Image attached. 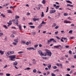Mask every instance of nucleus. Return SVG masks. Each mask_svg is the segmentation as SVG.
<instances>
[{"label":"nucleus","mask_w":76,"mask_h":76,"mask_svg":"<svg viewBox=\"0 0 76 76\" xmlns=\"http://www.w3.org/2000/svg\"><path fill=\"white\" fill-rule=\"evenodd\" d=\"M13 53H14V52H12V51H10V53L11 54H13Z\"/></svg>","instance_id":"obj_48"},{"label":"nucleus","mask_w":76,"mask_h":76,"mask_svg":"<svg viewBox=\"0 0 76 76\" xmlns=\"http://www.w3.org/2000/svg\"><path fill=\"white\" fill-rule=\"evenodd\" d=\"M50 39L51 41H53V42H57V41H56L54 39L51 38Z\"/></svg>","instance_id":"obj_8"},{"label":"nucleus","mask_w":76,"mask_h":76,"mask_svg":"<svg viewBox=\"0 0 76 76\" xmlns=\"http://www.w3.org/2000/svg\"><path fill=\"white\" fill-rule=\"evenodd\" d=\"M57 66H53V69H57Z\"/></svg>","instance_id":"obj_38"},{"label":"nucleus","mask_w":76,"mask_h":76,"mask_svg":"<svg viewBox=\"0 0 76 76\" xmlns=\"http://www.w3.org/2000/svg\"><path fill=\"white\" fill-rule=\"evenodd\" d=\"M67 3H70L71 4H72V2H71L69 1H66Z\"/></svg>","instance_id":"obj_21"},{"label":"nucleus","mask_w":76,"mask_h":76,"mask_svg":"<svg viewBox=\"0 0 76 76\" xmlns=\"http://www.w3.org/2000/svg\"><path fill=\"white\" fill-rule=\"evenodd\" d=\"M59 7H60V6L57 5L56 6V9H57L58 8H59Z\"/></svg>","instance_id":"obj_27"},{"label":"nucleus","mask_w":76,"mask_h":76,"mask_svg":"<svg viewBox=\"0 0 76 76\" xmlns=\"http://www.w3.org/2000/svg\"><path fill=\"white\" fill-rule=\"evenodd\" d=\"M45 51L46 53H47V54H48L50 52L49 50H48V49H45Z\"/></svg>","instance_id":"obj_22"},{"label":"nucleus","mask_w":76,"mask_h":76,"mask_svg":"<svg viewBox=\"0 0 76 76\" xmlns=\"http://www.w3.org/2000/svg\"><path fill=\"white\" fill-rule=\"evenodd\" d=\"M38 53H39V54H40V56H44V54H43V53H42V51H41V50H39V51H38Z\"/></svg>","instance_id":"obj_2"},{"label":"nucleus","mask_w":76,"mask_h":76,"mask_svg":"<svg viewBox=\"0 0 76 76\" xmlns=\"http://www.w3.org/2000/svg\"><path fill=\"white\" fill-rule=\"evenodd\" d=\"M15 59H14V58H11L10 60L11 61H15Z\"/></svg>","instance_id":"obj_35"},{"label":"nucleus","mask_w":76,"mask_h":76,"mask_svg":"<svg viewBox=\"0 0 76 76\" xmlns=\"http://www.w3.org/2000/svg\"><path fill=\"white\" fill-rule=\"evenodd\" d=\"M3 26L4 27V28H5L6 29H7V26H6V25H3Z\"/></svg>","instance_id":"obj_28"},{"label":"nucleus","mask_w":76,"mask_h":76,"mask_svg":"<svg viewBox=\"0 0 76 76\" xmlns=\"http://www.w3.org/2000/svg\"><path fill=\"white\" fill-rule=\"evenodd\" d=\"M71 26H75V24H72L71 25Z\"/></svg>","instance_id":"obj_62"},{"label":"nucleus","mask_w":76,"mask_h":76,"mask_svg":"<svg viewBox=\"0 0 76 76\" xmlns=\"http://www.w3.org/2000/svg\"><path fill=\"white\" fill-rule=\"evenodd\" d=\"M4 51H2L1 50H0V53L1 54V55L3 54H4Z\"/></svg>","instance_id":"obj_11"},{"label":"nucleus","mask_w":76,"mask_h":76,"mask_svg":"<svg viewBox=\"0 0 76 76\" xmlns=\"http://www.w3.org/2000/svg\"><path fill=\"white\" fill-rule=\"evenodd\" d=\"M58 31H56L55 32V34H56V35H57V34H58Z\"/></svg>","instance_id":"obj_47"},{"label":"nucleus","mask_w":76,"mask_h":76,"mask_svg":"<svg viewBox=\"0 0 76 76\" xmlns=\"http://www.w3.org/2000/svg\"><path fill=\"white\" fill-rule=\"evenodd\" d=\"M40 19V18H38L37 19H35L34 18L33 19V20H34V22H35V21H37V20H39Z\"/></svg>","instance_id":"obj_7"},{"label":"nucleus","mask_w":76,"mask_h":76,"mask_svg":"<svg viewBox=\"0 0 76 76\" xmlns=\"http://www.w3.org/2000/svg\"><path fill=\"white\" fill-rule=\"evenodd\" d=\"M64 23H72V22L68 20H64Z\"/></svg>","instance_id":"obj_4"},{"label":"nucleus","mask_w":76,"mask_h":76,"mask_svg":"<svg viewBox=\"0 0 76 76\" xmlns=\"http://www.w3.org/2000/svg\"><path fill=\"white\" fill-rule=\"evenodd\" d=\"M56 38H57V39H60V38L58 37V36H56Z\"/></svg>","instance_id":"obj_54"},{"label":"nucleus","mask_w":76,"mask_h":76,"mask_svg":"<svg viewBox=\"0 0 76 76\" xmlns=\"http://www.w3.org/2000/svg\"><path fill=\"white\" fill-rule=\"evenodd\" d=\"M51 42V39H50L49 40H48V44H50V42Z\"/></svg>","instance_id":"obj_20"},{"label":"nucleus","mask_w":76,"mask_h":76,"mask_svg":"<svg viewBox=\"0 0 76 76\" xmlns=\"http://www.w3.org/2000/svg\"><path fill=\"white\" fill-rule=\"evenodd\" d=\"M19 16H15V19H18L19 18Z\"/></svg>","instance_id":"obj_50"},{"label":"nucleus","mask_w":76,"mask_h":76,"mask_svg":"<svg viewBox=\"0 0 76 76\" xmlns=\"http://www.w3.org/2000/svg\"><path fill=\"white\" fill-rule=\"evenodd\" d=\"M56 66H58V67H60V64H57Z\"/></svg>","instance_id":"obj_58"},{"label":"nucleus","mask_w":76,"mask_h":76,"mask_svg":"<svg viewBox=\"0 0 76 76\" xmlns=\"http://www.w3.org/2000/svg\"><path fill=\"white\" fill-rule=\"evenodd\" d=\"M27 16H29V15H30V13H29V12H28L27 13Z\"/></svg>","instance_id":"obj_59"},{"label":"nucleus","mask_w":76,"mask_h":76,"mask_svg":"<svg viewBox=\"0 0 76 76\" xmlns=\"http://www.w3.org/2000/svg\"><path fill=\"white\" fill-rule=\"evenodd\" d=\"M30 27L31 28H35V26H30Z\"/></svg>","instance_id":"obj_29"},{"label":"nucleus","mask_w":76,"mask_h":76,"mask_svg":"<svg viewBox=\"0 0 76 76\" xmlns=\"http://www.w3.org/2000/svg\"><path fill=\"white\" fill-rule=\"evenodd\" d=\"M52 10V12H53V13H55V12H56V10Z\"/></svg>","instance_id":"obj_52"},{"label":"nucleus","mask_w":76,"mask_h":76,"mask_svg":"<svg viewBox=\"0 0 76 76\" xmlns=\"http://www.w3.org/2000/svg\"><path fill=\"white\" fill-rule=\"evenodd\" d=\"M47 53L45 52V53H44L43 54V56H47Z\"/></svg>","instance_id":"obj_32"},{"label":"nucleus","mask_w":76,"mask_h":76,"mask_svg":"<svg viewBox=\"0 0 76 76\" xmlns=\"http://www.w3.org/2000/svg\"><path fill=\"white\" fill-rule=\"evenodd\" d=\"M65 47H66V48H69V45H65Z\"/></svg>","instance_id":"obj_41"},{"label":"nucleus","mask_w":76,"mask_h":76,"mask_svg":"<svg viewBox=\"0 0 76 76\" xmlns=\"http://www.w3.org/2000/svg\"><path fill=\"white\" fill-rule=\"evenodd\" d=\"M7 54L8 55H10V51L8 52L7 53Z\"/></svg>","instance_id":"obj_45"},{"label":"nucleus","mask_w":76,"mask_h":76,"mask_svg":"<svg viewBox=\"0 0 76 76\" xmlns=\"http://www.w3.org/2000/svg\"><path fill=\"white\" fill-rule=\"evenodd\" d=\"M22 42L23 44H25V43H26V42H25L24 41H22Z\"/></svg>","instance_id":"obj_57"},{"label":"nucleus","mask_w":76,"mask_h":76,"mask_svg":"<svg viewBox=\"0 0 76 76\" xmlns=\"http://www.w3.org/2000/svg\"><path fill=\"white\" fill-rule=\"evenodd\" d=\"M19 40V39L18 38H17L16 39H15L14 40V41L16 42V43H18V40Z\"/></svg>","instance_id":"obj_9"},{"label":"nucleus","mask_w":76,"mask_h":76,"mask_svg":"<svg viewBox=\"0 0 76 76\" xmlns=\"http://www.w3.org/2000/svg\"><path fill=\"white\" fill-rule=\"evenodd\" d=\"M13 44L14 45H17V43L15 42H13Z\"/></svg>","instance_id":"obj_55"},{"label":"nucleus","mask_w":76,"mask_h":76,"mask_svg":"<svg viewBox=\"0 0 76 76\" xmlns=\"http://www.w3.org/2000/svg\"><path fill=\"white\" fill-rule=\"evenodd\" d=\"M59 65L61 67V68H62V67H63V65H62V64H60Z\"/></svg>","instance_id":"obj_49"},{"label":"nucleus","mask_w":76,"mask_h":76,"mask_svg":"<svg viewBox=\"0 0 76 76\" xmlns=\"http://www.w3.org/2000/svg\"><path fill=\"white\" fill-rule=\"evenodd\" d=\"M47 75H48L49 74H50V72H49V71L47 72Z\"/></svg>","instance_id":"obj_61"},{"label":"nucleus","mask_w":76,"mask_h":76,"mask_svg":"<svg viewBox=\"0 0 76 76\" xmlns=\"http://www.w3.org/2000/svg\"><path fill=\"white\" fill-rule=\"evenodd\" d=\"M12 33L13 34H16V32L15 31H12Z\"/></svg>","instance_id":"obj_33"},{"label":"nucleus","mask_w":76,"mask_h":76,"mask_svg":"<svg viewBox=\"0 0 76 76\" xmlns=\"http://www.w3.org/2000/svg\"><path fill=\"white\" fill-rule=\"evenodd\" d=\"M32 61H33L32 64H36L37 61L35 60V59H33L32 60Z\"/></svg>","instance_id":"obj_5"},{"label":"nucleus","mask_w":76,"mask_h":76,"mask_svg":"<svg viewBox=\"0 0 76 76\" xmlns=\"http://www.w3.org/2000/svg\"><path fill=\"white\" fill-rule=\"evenodd\" d=\"M23 53V51H20L18 53V54H20V53Z\"/></svg>","instance_id":"obj_51"},{"label":"nucleus","mask_w":76,"mask_h":76,"mask_svg":"<svg viewBox=\"0 0 76 76\" xmlns=\"http://www.w3.org/2000/svg\"><path fill=\"white\" fill-rule=\"evenodd\" d=\"M45 23H46V22H45L44 21H42V23H41L42 25V24H45Z\"/></svg>","instance_id":"obj_42"},{"label":"nucleus","mask_w":76,"mask_h":76,"mask_svg":"<svg viewBox=\"0 0 76 76\" xmlns=\"http://www.w3.org/2000/svg\"><path fill=\"white\" fill-rule=\"evenodd\" d=\"M33 33H34L33 34H34V35L36 34V33H35V32H32V34H33Z\"/></svg>","instance_id":"obj_53"},{"label":"nucleus","mask_w":76,"mask_h":76,"mask_svg":"<svg viewBox=\"0 0 76 76\" xmlns=\"http://www.w3.org/2000/svg\"><path fill=\"white\" fill-rule=\"evenodd\" d=\"M28 25H33V23H28Z\"/></svg>","instance_id":"obj_37"},{"label":"nucleus","mask_w":76,"mask_h":76,"mask_svg":"<svg viewBox=\"0 0 76 76\" xmlns=\"http://www.w3.org/2000/svg\"><path fill=\"white\" fill-rule=\"evenodd\" d=\"M30 50H35V49H34V48L33 47H30Z\"/></svg>","instance_id":"obj_18"},{"label":"nucleus","mask_w":76,"mask_h":76,"mask_svg":"<svg viewBox=\"0 0 76 76\" xmlns=\"http://www.w3.org/2000/svg\"><path fill=\"white\" fill-rule=\"evenodd\" d=\"M8 13H12V12L11 11V10H8Z\"/></svg>","instance_id":"obj_12"},{"label":"nucleus","mask_w":76,"mask_h":76,"mask_svg":"<svg viewBox=\"0 0 76 76\" xmlns=\"http://www.w3.org/2000/svg\"><path fill=\"white\" fill-rule=\"evenodd\" d=\"M47 54L48 56H50L51 57V56L52 53H51V52H50L48 53H47Z\"/></svg>","instance_id":"obj_6"},{"label":"nucleus","mask_w":76,"mask_h":76,"mask_svg":"<svg viewBox=\"0 0 76 76\" xmlns=\"http://www.w3.org/2000/svg\"><path fill=\"white\" fill-rule=\"evenodd\" d=\"M26 45H28L29 44V42H27L26 43Z\"/></svg>","instance_id":"obj_43"},{"label":"nucleus","mask_w":76,"mask_h":76,"mask_svg":"<svg viewBox=\"0 0 76 76\" xmlns=\"http://www.w3.org/2000/svg\"><path fill=\"white\" fill-rule=\"evenodd\" d=\"M51 75H52V76H56V74H54L53 73H52L51 74Z\"/></svg>","instance_id":"obj_39"},{"label":"nucleus","mask_w":76,"mask_h":76,"mask_svg":"<svg viewBox=\"0 0 76 76\" xmlns=\"http://www.w3.org/2000/svg\"><path fill=\"white\" fill-rule=\"evenodd\" d=\"M69 54H72V51L71 50H69Z\"/></svg>","instance_id":"obj_23"},{"label":"nucleus","mask_w":76,"mask_h":76,"mask_svg":"<svg viewBox=\"0 0 76 76\" xmlns=\"http://www.w3.org/2000/svg\"><path fill=\"white\" fill-rule=\"evenodd\" d=\"M59 28V26H57L55 27V28L56 29H58Z\"/></svg>","instance_id":"obj_34"},{"label":"nucleus","mask_w":76,"mask_h":76,"mask_svg":"<svg viewBox=\"0 0 76 76\" xmlns=\"http://www.w3.org/2000/svg\"><path fill=\"white\" fill-rule=\"evenodd\" d=\"M33 73H36L37 72V69H34L33 70Z\"/></svg>","instance_id":"obj_19"},{"label":"nucleus","mask_w":76,"mask_h":76,"mask_svg":"<svg viewBox=\"0 0 76 76\" xmlns=\"http://www.w3.org/2000/svg\"><path fill=\"white\" fill-rule=\"evenodd\" d=\"M42 26V25L41 24H40L39 26H38V28H41Z\"/></svg>","instance_id":"obj_16"},{"label":"nucleus","mask_w":76,"mask_h":76,"mask_svg":"<svg viewBox=\"0 0 76 76\" xmlns=\"http://www.w3.org/2000/svg\"><path fill=\"white\" fill-rule=\"evenodd\" d=\"M18 62H17L16 61H15V62H14L13 64L14 66H17V65H18Z\"/></svg>","instance_id":"obj_10"},{"label":"nucleus","mask_w":76,"mask_h":76,"mask_svg":"<svg viewBox=\"0 0 76 76\" xmlns=\"http://www.w3.org/2000/svg\"><path fill=\"white\" fill-rule=\"evenodd\" d=\"M10 58H16V55H11L10 56Z\"/></svg>","instance_id":"obj_3"},{"label":"nucleus","mask_w":76,"mask_h":76,"mask_svg":"<svg viewBox=\"0 0 76 76\" xmlns=\"http://www.w3.org/2000/svg\"><path fill=\"white\" fill-rule=\"evenodd\" d=\"M7 23L8 24V25H11L12 24V23Z\"/></svg>","instance_id":"obj_46"},{"label":"nucleus","mask_w":76,"mask_h":76,"mask_svg":"<svg viewBox=\"0 0 76 76\" xmlns=\"http://www.w3.org/2000/svg\"><path fill=\"white\" fill-rule=\"evenodd\" d=\"M44 12H42V15H41V17H42H42H44Z\"/></svg>","instance_id":"obj_24"},{"label":"nucleus","mask_w":76,"mask_h":76,"mask_svg":"<svg viewBox=\"0 0 76 76\" xmlns=\"http://www.w3.org/2000/svg\"><path fill=\"white\" fill-rule=\"evenodd\" d=\"M39 47H42V45L41 44H39Z\"/></svg>","instance_id":"obj_63"},{"label":"nucleus","mask_w":76,"mask_h":76,"mask_svg":"<svg viewBox=\"0 0 76 76\" xmlns=\"http://www.w3.org/2000/svg\"><path fill=\"white\" fill-rule=\"evenodd\" d=\"M42 3L43 4H45V0H43L42 1Z\"/></svg>","instance_id":"obj_31"},{"label":"nucleus","mask_w":76,"mask_h":76,"mask_svg":"<svg viewBox=\"0 0 76 76\" xmlns=\"http://www.w3.org/2000/svg\"><path fill=\"white\" fill-rule=\"evenodd\" d=\"M2 16L3 18H5V15H4L3 14H1V16Z\"/></svg>","instance_id":"obj_26"},{"label":"nucleus","mask_w":76,"mask_h":76,"mask_svg":"<svg viewBox=\"0 0 76 76\" xmlns=\"http://www.w3.org/2000/svg\"><path fill=\"white\" fill-rule=\"evenodd\" d=\"M15 22H16V23L15 22L14 23L15 24H16V25H18L19 24V23H18V21L17 20L16 21H15Z\"/></svg>","instance_id":"obj_15"},{"label":"nucleus","mask_w":76,"mask_h":76,"mask_svg":"<svg viewBox=\"0 0 76 76\" xmlns=\"http://www.w3.org/2000/svg\"><path fill=\"white\" fill-rule=\"evenodd\" d=\"M50 13L51 14H52V13H53V10H50Z\"/></svg>","instance_id":"obj_56"},{"label":"nucleus","mask_w":76,"mask_h":76,"mask_svg":"<svg viewBox=\"0 0 76 76\" xmlns=\"http://www.w3.org/2000/svg\"><path fill=\"white\" fill-rule=\"evenodd\" d=\"M74 58L76 59V55H74Z\"/></svg>","instance_id":"obj_64"},{"label":"nucleus","mask_w":76,"mask_h":76,"mask_svg":"<svg viewBox=\"0 0 76 76\" xmlns=\"http://www.w3.org/2000/svg\"><path fill=\"white\" fill-rule=\"evenodd\" d=\"M4 35V34L3 33L0 32V37H2L3 35Z\"/></svg>","instance_id":"obj_13"},{"label":"nucleus","mask_w":76,"mask_h":76,"mask_svg":"<svg viewBox=\"0 0 76 76\" xmlns=\"http://www.w3.org/2000/svg\"><path fill=\"white\" fill-rule=\"evenodd\" d=\"M73 32V31L72 30H70L69 31V34H72V32Z\"/></svg>","instance_id":"obj_30"},{"label":"nucleus","mask_w":76,"mask_h":76,"mask_svg":"<svg viewBox=\"0 0 76 76\" xmlns=\"http://www.w3.org/2000/svg\"><path fill=\"white\" fill-rule=\"evenodd\" d=\"M18 26L19 29H20V30H22V27H21V26H20V25H19Z\"/></svg>","instance_id":"obj_17"},{"label":"nucleus","mask_w":76,"mask_h":76,"mask_svg":"<svg viewBox=\"0 0 76 76\" xmlns=\"http://www.w3.org/2000/svg\"><path fill=\"white\" fill-rule=\"evenodd\" d=\"M43 59H44L45 60H46L47 59V57H44L42 58Z\"/></svg>","instance_id":"obj_60"},{"label":"nucleus","mask_w":76,"mask_h":76,"mask_svg":"<svg viewBox=\"0 0 76 76\" xmlns=\"http://www.w3.org/2000/svg\"><path fill=\"white\" fill-rule=\"evenodd\" d=\"M59 47H60V50H61L62 48H63V47H61V45L55 46H54V48H59Z\"/></svg>","instance_id":"obj_1"},{"label":"nucleus","mask_w":76,"mask_h":76,"mask_svg":"<svg viewBox=\"0 0 76 76\" xmlns=\"http://www.w3.org/2000/svg\"><path fill=\"white\" fill-rule=\"evenodd\" d=\"M64 16H67V15H68V14L67 13H64Z\"/></svg>","instance_id":"obj_40"},{"label":"nucleus","mask_w":76,"mask_h":76,"mask_svg":"<svg viewBox=\"0 0 76 76\" xmlns=\"http://www.w3.org/2000/svg\"><path fill=\"white\" fill-rule=\"evenodd\" d=\"M48 69H50L51 67V66L50 65H49L48 66Z\"/></svg>","instance_id":"obj_14"},{"label":"nucleus","mask_w":76,"mask_h":76,"mask_svg":"<svg viewBox=\"0 0 76 76\" xmlns=\"http://www.w3.org/2000/svg\"><path fill=\"white\" fill-rule=\"evenodd\" d=\"M30 69H31V68H29V67H28L27 68L25 69L24 70H30Z\"/></svg>","instance_id":"obj_36"},{"label":"nucleus","mask_w":76,"mask_h":76,"mask_svg":"<svg viewBox=\"0 0 76 76\" xmlns=\"http://www.w3.org/2000/svg\"><path fill=\"white\" fill-rule=\"evenodd\" d=\"M6 76H10V74H6Z\"/></svg>","instance_id":"obj_44"},{"label":"nucleus","mask_w":76,"mask_h":76,"mask_svg":"<svg viewBox=\"0 0 76 76\" xmlns=\"http://www.w3.org/2000/svg\"><path fill=\"white\" fill-rule=\"evenodd\" d=\"M9 3H7V4L5 5H4L3 6H5V7H6V6H8V5H9Z\"/></svg>","instance_id":"obj_25"}]
</instances>
